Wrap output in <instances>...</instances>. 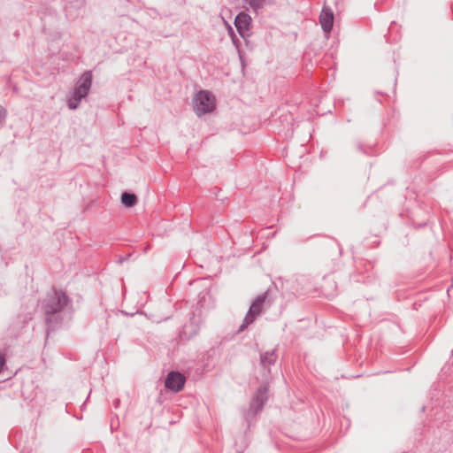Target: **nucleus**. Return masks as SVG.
<instances>
[{
    "instance_id": "f257e3e1",
    "label": "nucleus",
    "mask_w": 453,
    "mask_h": 453,
    "mask_svg": "<svg viewBox=\"0 0 453 453\" xmlns=\"http://www.w3.org/2000/svg\"><path fill=\"white\" fill-rule=\"evenodd\" d=\"M70 302L66 294L61 290L52 288L42 301V311L45 316L47 332L54 330L62 320V312Z\"/></svg>"
},
{
    "instance_id": "f03ea898",
    "label": "nucleus",
    "mask_w": 453,
    "mask_h": 453,
    "mask_svg": "<svg viewBox=\"0 0 453 453\" xmlns=\"http://www.w3.org/2000/svg\"><path fill=\"white\" fill-rule=\"evenodd\" d=\"M91 72H85L79 79L72 96L68 99V107L71 110L78 108L81 101L85 98L92 85Z\"/></svg>"
},
{
    "instance_id": "7ed1b4c3",
    "label": "nucleus",
    "mask_w": 453,
    "mask_h": 453,
    "mask_svg": "<svg viewBox=\"0 0 453 453\" xmlns=\"http://www.w3.org/2000/svg\"><path fill=\"white\" fill-rule=\"evenodd\" d=\"M194 111L197 116L212 111L215 108L214 96L211 93L201 90L193 99Z\"/></svg>"
},
{
    "instance_id": "20e7f679",
    "label": "nucleus",
    "mask_w": 453,
    "mask_h": 453,
    "mask_svg": "<svg viewBox=\"0 0 453 453\" xmlns=\"http://www.w3.org/2000/svg\"><path fill=\"white\" fill-rule=\"evenodd\" d=\"M267 295L268 293L265 292L257 296L256 299L252 302L242 321V324L240 326L238 329V332H242L245 328H247L248 326L252 324L256 318L261 313L263 305L266 302Z\"/></svg>"
},
{
    "instance_id": "39448f33",
    "label": "nucleus",
    "mask_w": 453,
    "mask_h": 453,
    "mask_svg": "<svg viewBox=\"0 0 453 453\" xmlns=\"http://www.w3.org/2000/svg\"><path fill=\"white\" fill-rule=\"evenodd\" d=\"M186 382L185 376L177 371L170 372L165 380V387L173 391V392H180L183 389Z\"/></svg>"
},
{
    "instance_id": "423d86ee",
    "label": "nucleus",
    "mask_w": 453,
    "mask_h": 453,
    "mask_svg": "<svg viewBox=\"0 0 453 453\" xmlns=\"http://www.w3.org/2000/svg\"><path fill=\"white\" fill-rule=\"evenodd\" d=\"M266 401L267 388L265 387H260L250 402L248 417L250 415V413H252V416H255L257 412H259L263 409Z\"/></svg>"
},
{
    "instance_id": "0eeeda50",
    "label": "nucleus",
    "mask_w": 453,
    "mask_h": 453,
    "mask_svg": "<svg viewBox=\"0 0 453 453\" xmlns=\"http://www.w3.org/2000/svg\"><path fill=\"white\" fill-rule=\"evenodd\" d=\"M251 25V18L249 14L244 12H240L234 19V26L237 29L238 34L246 39L250 35L249 31Z\"/></svg>"
},
{
    "instance_id": "6e6552de",
    "label": "nucleus",
    "mask_w": 453,
    "mask_h": 453,
    "mask_svg": "<svg viewBox=\"0 0 453 453\" xmlns=\"http://www.w3.org/2000/svg\"><path fill=\"white\" fill-rule=\"evenodd\" d=\"M278 358L277 349H273L265 352L260 353V365L265 371L268 373L271 372V366L274 365Z\"/></svg>"
},
{
    "instance_id": "1a4fd4ad",
    "label": "nucleus",
    "mask_w": 453,
    "mask_h": 453,
    "mask_svg": "<svg viewBox=\"0 0 453 453\" xmlns=\"http://www.w3.org/2000/svg\"><path fill=\"white\" fill-rule=\"evenodd\" d=\"M319 23L325 33H330L334 24V13L328 7H324L319 15Z\"/></svg>"
},
{
    "instance_id": "9d476101",
    "label": "nucleus",
    "mask_w": 453,
    "mask_h": 453,
    "mask_svg": "<svg viewBox=\"0 0 453 453\" xmlns=\"http://www.w3.org/2000/svg\"><path fill=\"white\" fill-rule=\"evenodd\" d=\"M121 203L127 208H131L137 203L135 194L125 191L121 194Z\"/></svg>"
},
{
    "instance_id": "9b49d317",
    "label": "nucleus",
    "mask_w": 453,
    "mask_h": 453,
    "mask_svg": "<svg viewBox=\"0 0 453 453\" xmlns=\"http://www.w3.org/2000/svg\"><path fill=\"white\" fill-rule=\"evenodd\" d=\"M243 2L248 4L254 12L258 13L269 3V0H243Z\"/></svg>"
},
{
    "instance_id": "f8f14e48",
    "label": "nucleus",
    "mask_w": 453,
    "mask_h": 453,
    "mask_svg": "<svg viewBox=\"0 0 453 453\" xmlns=\"http://www.w3.org/2000/svg\"><path fill=\"white\" fill-rule=\"evenodd\" d=\"M229 34H230V36L232 38V42H233L234 45L236 47V49H239V47H240V41L236 37V35H234V33L232 28H230Z\"/></svg>"
},
{
    "instance_id": "ddd939ff",
    "label": "nucleus",
    "mask_w": 453,
    "mask_h": 453,
    "mask_svg": "<svg viewBox=\"0 0 453 453\" xmlns=\"http://www.w3.org/2000/svg\"><path fill=\"white\" fill-rule=\"evenodd\" d=\"M6 117V111L5 110L0 106V126L3 124Z\"/></svg>"
},
{
    "instance_id": "4468645a",
    "label": "nucleus",
    "mask_w": 453,
    "mask_h": 453,
    "mask_svg": "<svg viewBox=\"0 0 453 453\" xmlns=\"http://www.w3.org/2000/svg\"><path fill=\"white\" fill-rule=\"evenodd\" d=\"M119 402H120V401H119V399H115V400H114V407H115V408H118V406H119Z\"/></svg>"
},
{
    "instance_id": "2eb2a0df",
    "label": "nucleus",
    "mask_w": 453,
    "mask_h": 453,
    "mask_svg": "<svg viewBox=\"0 0 453 453\" xmlns=\"http://www.w3.org/2000/svg\"><path fill=\"white\" fill-rule=\"evenodd\" d=\"M123 260H124V258L119 257V263H122V262H123Z\"/></svg>"
}]
</instances>
